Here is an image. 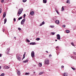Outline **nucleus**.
I'll return each instance as SVG.
<instances>
[{"instance_id":"nucleus-1","label":"nucleus","mask_w":76,"mask_h":76,"mask_svg":"<svg viewBox=\"0 0 76 76\" xmlns=\"http://www.w3.org/2000/svg\"><path fill=\"white\" fill-rule=\"evenodd\" d=\"M22 10L23 9H22V8L20 9L19 10L17 13V15L18 16H19V15H20V14H21L22 12Z\"/></svg>"},{"instance_id":"nucleus-2","label":"nucleus","mask_w":76,"mask_h":76,"mask_svg":"<svg viewBox=\"0 0 76 76\" xmlns=\"http://www.w3.org/2000/svg\"><path fill=\"white\" fill-rule=\"evenodd\" d=\"M19 55H16V58L18 59L19 61H20L21 60V58L20 57H19Z\"/></svg>"},{"instance_id":"nucleus-3","label":"nucleus","mask_w":76,"mask_h":76,"mask_svg":"<svg viewBox=\"0 0 76 76\" xmlns=\"http://www.w3.org/2000/svg\"><path fill=\"white\" fill-rule=\"evenodd\" d=\"M56 38L57 39H58V40H60V39H61V38L60 37V34H58L56 35Z\"/></svg>"},{"instance_id":"nucleus-4","label":"nucleus","mask_w":76,"mask_h":76,"mask_svg":"<svg viewBox=\"0 0 76 76\" xmlns=\"http://www.w3.org/2000/svg\"><path fill=\"white\" fill-rule=\"evenodd\" d=\"M31 56L32 57H35V53L34 51H32L31 53Z\"/></svg>"},{"instance_id":"nucleus-5","label":"nucleus","mask_w":76,"mask_h":76,"mask_svg":"<svg viewBox=\"0 0 76 76\" xmlns=\"http://www.w3.org/2000/svg\"><path fill=\"white\" fill-rule=\"evenodd\" d=\"M45 63L47 64H49V60L48 59H46L45 60Z\"/></svg>"},{"instance_id":"nucleus-6","label":"nucleus","mask_w":76,"mask_h":76,"mask_svg":"<svg viewBox=\"0 0 76 76\" xmlns=\"http://www.w3.org/2000/svg\"><path fill=\"white\" fill-rule=\"evenodd\" d=\"M36 43H35V42H32L30 43V45H36Z\"/></svg>"},{"instance_id":"nucleus-7","label":"nucleus","mask_w":76,"mask_h":76,"mask_svg":"<svg viewBox=\"0 0 76 76\" xmlns=\"http://www.w3.org/2000/svg\"><path fill=\"white\" fill-rule=\"evenodd\" d=\"M6 13L5 12H4L3 15V18H4V17H6Z\"/></svg>"},{"instance_id":"nucleus-8","label":"nucleus","mask_w":76,"mask_h":76,"mask_svg":"<svg viewBox=\"0 0 76 76\" xmlns=\"http://www.w3.org/2000/svg\"><path fill=\"white\" fill-rule=\"evenodd\" d=\"M10 50V48H8L7 49V53L8 54H9V50Z\"/></svg>"},{"instance_id":"nucleus-9","label":"nucleus","mask_w":76,"mask_h":76,"mask_svg":"<svg viewBox=\"0 0 76 76\" xmlns=\"http://www.w3.org/2000/svg\"><path fill=\"white\" fill-rule=\"evenodd\" d=\"M30 14L31 15H34V12L31 11L30 12Z\"/></svg>"},{"instance_id":"nucleus-10","label":"nucleus","mask_w":76,"mask_h":76,"mask_svg":"<svg viewBox=\"0 0 76 76\" xmlns=\"http://www.w3.org/2000/svg\"><path fill=\"white\" fill-rule=\"evenodd\" d=\"M55 23H57V24H58L60 23V21H59V20H56L55 21Z\"/></svg>"},{"instance_id":"nucleus-11","label":"nucleus","mask_w":76,"mask_h":76,"mask_svg":"<svg viewBox=\"0 0 76 76\" xmlns=\"http://www.w3.org/2000/svg\"><path fill=\"white\" fill-rule=\"evenodd\" d=\"M44 24H45V22H44V21H43L42 24H40L39 26H42V25H44Z\"/></svg>"},{"instance_id":"nucleus-12","label":"nucleus","mask_w":76,"mask_h":76,"mask_svg":"<svg viewBox=\"0 0 76 76\" xmlns=\"http://www.w3.org/2000/svg\"><path fill=\"white\" fill-rule=\"evenodd\" d=\"M28 61V60L26 59L24 61H23V63H27Z\"/></svg>"},{"instance_id":"nucleus-13","label":"nucleus","mask_w":76,"mask_h":76,"mask_svg":"<svg viewBox=\"0 0 76 76\" xmlns=\"http://www.w3.org/2000/svg\"><path fill=\"white\" fill-rule=\"evenodd\" d=\"M6 22H7V19L6 18H5L4 20V24H5L6 23Z\"/></svg>"},{"instance_id":"nucleus-14","label":"nucleus","mask_w":76,"mask_h":76,"mask_svg":"<svg viewBox=\"0 0 76 76\" xmlns=\"http://www.w3.org/2000/svg\"><path fill=\"white\" fill-rule=\"evenodd\" d=\"M17 74L18 75H20V72L18 70L17 72Z\"/></svg>"},{"instance_id":"nucleus-15","label":"nucleus","mask_w":76,"mask_h":76,"mask_svg":"<svg viewBox=\"0 0 76 76\" xmlns=\"http://www.w3.org/2000/svg\"><path fill=\"white\" fill-rule=\"evenodd\" d=\"M43 3H47V0H43Z\"/></svg>"},{"instance_id":"nucleus-16","label":"nucleus","mask_w":76,"mask_h":76,"mask_svg":"<svg viewBox=\"0 0 76 76\" xmlns=\"http://www.w3.org/2000/svg\"><path fill=\"white\" fill-rule=\"evenodd\" d=\"M38 65L39 67H41L42 66V64L41 63H39Z\"/></svg>"},{"instance_id":"nucleus-17","label":"nucleus","mask_w":76,"mask_h":76,"mask_svg":"<svg viewBox=\"0 0 76 76\" xmlns=\"http://www.w3.org/2000/svg\"><path fill=\"white\" fill-rule=\"evenodd\" d=\"M43 73H44V72H40L39 73V75H42Z\"/></svg>"},{"instance_id":"nucleus-18","label":"nucleus","mask_w":76,"mask_h":76,"mask_svg":"<svg viewBox=\"0 0 76 76\" xmlns=\"http://www.w3.org/2000/svg\"><path fill=\"white\" fill-rule=\"evenodd\" d=\"M64 76H67V73H64Z\"/></svg>"},{"instance_id":"nucleus-19","label":"nucleus","mask_w":76,"mask_h":76,"mask_svg":"<svg viewBox=\"0 0 76 76\" xmlns=\"http://www.w3.org/2000/svg\"><path fill=\"white\" fill-rule=\"evenodd\" d=\"M22 19V17H20L18 18V20H20V19Z\"/></svg>"},{"instance_id":"nucleus-20","label":"nucleus","mask_w":76,"mask_h":76,"mask_svg":"<svg viewBox=\"0 0 76 76\" xmlns=\"http://www.w3.org/2000/svg\"><path fill=\"white\" fill-rule=\"evenodd\" d=\"M50 28H54V26H49Z\"/></svg>"},{"instance_id":"nucleus-21","label":"nucleus","mask_w":76,"mask_h":76,"mask_svg":"<svg viewBox=\"0 0 76 76\" xmlns=\"http://www.w3.org/2000/svg\"><path fill=\"white\" fill-rule=\"evenodd\" d=\"M66 3H68V4H70V1L69 0H67L66 1Z\"/></svg>"},{"instance_id":"nucleus-22","label":"nucleus","mask_w":76,"mask_h":76,"mask_svg":"<svg viewBox=\"0 0 76 76\" xmlns=\"http://www.w3.org/2000/svg\"><path fill=\"white\" fill-rule=\"evenodd\" d=\"M61 10L63 12V11L64 10V7H62V8H61Z\"/></svg>"},{"instance_id":"nucleus-23","label":"nucleus","mask_w":76,"mask_h":76,"mask_svg":"<svg viewBox=\"0 0 76 76\" xmlns=\"http://www.w3.org/2000/svg\"><path fill=\"white\" fill-rule=\"evenodd\" d=\"M24 23H25V22H24L23 21H21V25H23Z\"/></svg>"},{"instance_id":"nucleus-24","label":"nucleus","mask_w":76,"mask_h":76,"mask_svg":"<svg viewBox=\"0 0 76 76\" xmlns=\"http://www.w3.org/2000/svg\"><path fill=\"white\" fill-rule=\"evenodd\" d=\"M66 31L67 33H69L70 32V31L69 30H66Z\"/></svg>"},{"instance_id":"nucleus-25","label":"nucleus","mask_w":76,"mask_h":76,"mask_svg":"<svg viewBox=\"0 0 76 76\" xmlns=\"http://www.w3.org/2000/svg\"><path fill=\"white\" fill-rule=\"evenodd\" d=\"M25 74L26 75H29L30 74V73H29V72H28V73L26 72Z\"/></svg>"},{"instance_id":"nucleus-26","label":"nucleus","mask_w":76,"mask_h":76,"mask_svg":"<svg viewBox=\"0 0 76 76\" xmlns=\"http://www.w3.org/2000/svg\"><path fill=\"white\" fill-rule=\"evenodd\" d=\"M40 39V38H38L36 39V40L37 41H39Z\"/></svg>"},{"instance_id":"nucleus-27","label":"nucleus","mask_w":76,"mask_h":76,"mask_svg":"<svg viewBox=\"0 0 76 76\" xmlns=\"http://www.w3.org/2000/svg\"><path fill=\"white\" fill-rule=\"evenodd\" d=\"M4 73H2L1 74L0 76H4Z\"/></svg>"},{"instance_id":"nucleus-28","label":"nucleus","mask_w":76,"mask_h":76,"mask_svg":"<svg viewBox=\"0 0 76 76\" xmlns=\"http://www.w3.org/2000/svg\"><path fill=\"white\" fill-rule=\"evenodd\" d=\"M71 45H72V46H75V45L74 44V43H73V42L71 43Z\"/></svg>"},{"instance_id":"nucleus-29","label":"nucleus","mask_w":76,"mask_h":76,"mask_svg":"<svg viewBox=\"0 0 76 76\" xmlns=\"http://www.w3.org/2000/svg\"><path fill=\"white\" fill-rule=\"evenodd\" d=\"M25 19H23L22 20V21L23 22H25Z\"/></svg>"},{"instance_id":"nucleus-30","label":"nucleus","mask_w":76,"mask_h":76,"mask_svg":"<svg viewBox=\"0 0 76 76\" xmlns=\"http://www.w3.org/2000/svg\"><path fill=\"white\" fill-rule=\"evenodd\" d=\"M26 41H27V42H30V41H29V40H28V39H26Z\"/></svg>"},{"instance_id":"nucleus-31","label":"nucleus","mask_w":76,"mask_h":76,"mask_svg":"<svg viewBox=\"0 0 76 76\" xmlns=\"http://www.w3.org/2000/svg\"><path fill=\"white\" fill-rule=\"evenodd\" d=\"M26 1H27V0H23V1L24 3H25V2H26Z\"/></svg>"},{"instance_id":"nucleus-32","label":"nucleus","mask_w":76,"mask_h":76,"mask_svg":"<svg viewBox=\"0 0 76 76\" xmlns=\"http://www.w3.org/2000/svg\"><path fill=\"white\" fill-rule=\"evenodd\" d=\"M51 34H52V35H54L55 34V33L52 32L51 33Z\"/></svg>"},{"instance_id":"nucleus-33","label":"nucleus","mask_w":76,"mask_h":76,"mask_svg":"<svg viewBox=\"0 0 76 76\" xmlns=\"http://www.w3.org/2000/svg\"><path fill=\"white\" fill-rule=\"evenodd\" d=\"M23 18H24V19H25V16H26V14H24V15H23Z\"/></svg>"},{"instance_id":"nucleus-34","label":"nucleus","mask_w":76,"mask_h":76,"mask_svg":"<svg viewBox=\"0 0 76 76\" xmlns=\"http://www.w3.org/2000/svg\"><path fill=\"white\" fill-rule=\"evenodd\" d=\"M72 69L73 70H75V68H73V67H71Z\"/></svg>"},{"instance_id":"nucleus-35","label":"nucleus","mask_w":76,"mask_h":76,"mask_svg":"<svg viewBox=\"0 0 76 76\" xmlns=\"http://www.w3.org/2000/svg\"><path fill=\"white\" fill-rule=\"evenodd\" d=\"M6 68L7 69H9V67L8 66H6Z\"/></svg>"},{"instance_id":"nucleus-36","label":"nucleus","mask_w":76,"mask_h":76,"mask_svg":"<svg viewBox=\"0 0 76 76\" xmlns=\"http://www.w3.org/2000/svg\"><path fill=\"white\" fill-rule=\"evenodd\" d=\"M1 11H2V10H1V9H0V13H1Z\"/></svg>"},{"instance_id":"nucleus-37","label":"nucleus","mask_w":76,"mask_h":76,"mask_svg":"<svg viewBox=\"0 0 76 76\" xmlns=\"http://www.w3.org/2000/svg\"><path fill=\"white\" fill-rule=\"evenodd\" d=\"M62 27H63V28H65V27H66V25H63Z\"/></svg>"},{"instance_id":"nucleus-38","label":"nucleus","mask_w":76,"mask_h":76,"mask_svg":"<svg viewBox=\"0 0 76 76\" xmlns=\"http://www.w3.org/2000/svg\"><path fill=\"white\" fill-rule=\"evenodd\" d=\"M18 29L19 31H20V30H21V29L20 28H18Z\"/></svg>"},{"instance_id":"nucleus-39","label":"nucleus","mask_w":76,"mask_h":76,"mask_svg":"<svg viewBox=\"0 0 76 76\" xmlns=\"http://www.w3.org/2000/svg\"><path fill=\"white\" fill-rule=\"evenodd\" d=\"M56 12H57V13H58H58L59 12H58V11L57 10H56Z\"/></svg>"},{"instance_id":"nucleus-40","label":"nucleus","mask_w":76,"mask_h":76,"mask_svg":"<svg viewBox=\"0 0 76 76\" xmlns=\"http://www.w3.org/2000/svg\"><path fill=\"white\" fill-rule=\"evenodd\" d=\"M1 3H3L4 2V0H1Z\"/></svg>"},{"instance_id":"nucleus-41","label":"nucleus","mask_w":76,"mask_h":76,"mask_svg":"<svg viewBox=\"0 0 76 76\" xmlns=\"http://www.w3.org/2000/svg\"><path fill=\"white\" fill-rule=\"evenodd\" d=\"M14 22H16V19L15 18H14Z\"/></svg>"},{"instance_id":"nucleus-42","label":"nucleus","mask_w":76,"mask_h":76,"mask_svg":"<svg viewBox=\"0 0 76 76\" xmlns=\"http://www.w3.org/2000/svg\"><path fill=\"white\" fill-rule=\"evenodd\" d=\"M63 67H64V66H61V69H63Z\"/></svg>"},{"instance_id":"nucleus-43","label":"nucleus","mask_w":76,"mask_h":76,"mask_svg":"<svg viewBox=\"0 0 76 76\" xmlns=\"http://www.w3.org/2000/svg\"><path fill=\"white\" fill-rule=\"evenodd\" d=\"M25 56H23V58L22 60H23V58H25Z\"/></svg>"},{"instance_id":"nucleus-44","label":"nucleus","mask_w":76,"mask_h":76,"mask_svg":"<svg viewBox=\"0 0 76 76\" xmlns=\"http://www.w3.org/2000/svg\"><path fill=\"white\" fill-rule=\"evenodd\" d=\"M52 56L51 55H49V57H51Z\"/></svg>"},{"instance_id":"nucleus-45","label":"nucleus","mask_w":76,"mask_h":76,"mask_svg":"<svg viewBox=\"0 0 76 76\" xmlns=\"http://www.w3.org/2000/svg\"><path fill=\"white\" fill-rule=\"evenodd\" d=\"M76 52H73L74 54H76Z\"/></svg>"},{"instance_id":"nucleus-46","label":"nucleus","mask_w":76,"mask_h":76,"mask_svg":"<svg viewBox=\"0 0 76 76\" xmlns=\"http://www.w3.org/2000/svg\"><path fill=\"white\" fill-rule=\"evenodd\" d=\"M5 31V29H3V32H4Z\"/></svg>"},{"instance_id":"nucleus-47","label":"nucleus","mask_w":76,"mask_h":76,"mask_svg":"<svg viewBox=\"0 0 76 76\" xmlns=\"http://www.w3.org/2000/svg\"><path fill=\"white\" fill-rule=\"evenodd\" d=\"M1 57V54H0V57Z\"/></svg>"},{"instance_id":"nucleus-48","label":"nucleus","mask_w":76,"mask_h":76,"mask_svg":"<svg viewBox=\"0 0 76 76\" xmlns=\"http://www.w3.org/2000/svg\"><path fill=\"white\" fill-rule=\"evenodd\" d=\"M46 53H48V52L47 51H46Z\"/></svg>"},{"instance_id":"nucleus-49","label":"nucleus","mask_w":76,"mask_h":76,"mask_svg":"<svg viewBox=\"0 0 76 76\" xmlns=\"http://www.w3.org/2000/svg\"><path fill=\"white\" fill-rule=\"evenodd\" d=\"M16 37H15L14 38V39H15V40L16 39Z\"/></svg>"},{"instance_id":"nucleus-50","label":"nucleus","mask_w":76,"mask_h":76,"mask_svg":"<svg viewBox=\"0 0 76 76\" xmlns=\"http://www.w3.org/2000/svg\"><path fill=\"white\" fill-rule=\"evenodd\" d=\"M1 66H0V69H1Z\"/></svg>"},{"instance_id":"nucleus-51","label":"nucleus","mask_w":76,"mask_h":76,"mask_svg":"<svg viewBox=\"0 0 76 76\" xmlns=\"http://www.w3.org/2000/svg\"><path fill=\"white\" fill-rule=\"evenodd\" d=\"M25 56V54H24L23 56Z\"/></svg>"},{"instance_id":"nucleus-52","label":"nucleus","mask_w":76,"mask_h":76,"mask_svg":"<svg viewBox=\"0 0 76 76\" xmlns=\"http://www.w3.org/2000/svg\"><path fill=\"white\" fill-rule=\"evenodd\" d=\"M34 73V74H35V72H33Z\"/></svg>"},{"instance_id":"nucleus-53","label":"nucleus","mask_w":76,"mask_h":76,"mask_svg":"<svg viewBox=\"0 0 76 76\" xmlns=\"http://www.w3.org/2000/svg\"><path fill=\"white\" fill-rule=\"evenodd\" d=\"M26 54V52H25L24 54Z\"/></svg>"},{"instance_id":"nucleus-54","label":"nucleus","mask_w":76,"mask_h":76,"mask_svg":"<svg viewBox=\"0 0 76 76\" xmlns=\"http://www.w3.org/2000/svg\"><path fill=\"white\" fill-rule=\"evenodd\" d=\"M57 41V40H56L55 41Z\"/></svg>"},{"instance_id":"nucleus-55","label":"nucleus","mask_w":76,"mask_h":76,"mask_svg":"<svg viewBox=\"0 0 76 76\" xmlns=\"http://www.w3.org/2000/svg\"><path fill=\"white\" fill-rule=\"evenodd\" d=\"M58 47H57V48H58Z\"/></svg>"}]
</instances>
